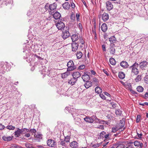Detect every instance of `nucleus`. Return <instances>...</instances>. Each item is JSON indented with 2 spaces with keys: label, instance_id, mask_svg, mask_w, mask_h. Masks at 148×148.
<instances>
[{
  "label": "nucleus",
  "instance_id": "obj_1",
  "mask_svg": "<svg viewBox=\"0 0 148 148\" xmlns=\"http://www.w3.org/2000/svg\"><path fill=\"white\" fill-rule=\"evenodd\" d=\"M10 69V67L8 63L0 64V86H2L8 82L7 79L2 76L1 74H4L6 71H9Z\"/></svg>",
  "mask_w": 148,
  "mask_h": 148
},
{
  "label": "nucleus",
  "instance_id": "obj_2",
  "mask_svg": "<svg viewBox=\"0 0 148 148\" xmlns=\"http://www.w3.org/2000/svg\"><path fill=\"white\" fill-rule=\"evenodd\" d=\"M25 48L23 52L26 54V56H24V59H27L26 61L29 62L34 61L36 59V54H31L30 53L31 47L30 45L28 44L25 43Z\"/></svg>",
  "mask_w": 148,
  "mask_h": 148
},
{
  "label": "nucleus",
  "instance_id": "obj_3",
  "mask_svg": "<svg viewBox=\"0 0 148 148\" xmlns=\"http://www.w3.org/2000/svg\"><path fill=\"white\" fill-rule=\"evenodd\" d=\"M138 64L136 62L133 65L130 66V68L132 69V75H137L139 73V71L137 69L138 67Z\"/></svg>",
  "mask_w": 148,
  "mask_h": 148
},
{
  "label": "nucleus",
  "instance_id": "obj_4",
  "mask_svg": "<svg viewBox=\"0 0 148 148\" xmlns=\"http://www.w3.org/2000/svg\"><path fill=\"white\" fill-rule=\"evenodd\" d=\"M67 71H72L76 69V66L74 65L73 62L70 60L67 63Z\"/></svg>",
  "mask_w": 148,
  "mask_h": 148
},
{
  "label": "nucleus",
  "instance_id": "obj_5",
  "mask_svg": "<svg viewBox=\"0 0 148 148\" xmlns=\"http://www.w3.org/2000/svg\"><path fill=\"white\" fill-rule=\"evenodd\" d=\"M47 144L48 146L51 147H54L56 146V142L53 140L49 139L47 141Z\"/></svg>",
  "mask_w": 148,
  "mask_h": 148
},
{
  "label": "nucleus",
  "instance_id": "obj_6",
  "mask_svg": "<svg viewBox=\"0 0 148 148\" xmlns=\"http://www.w3.org/2000/svg\"><path fill=\"white\" fill-rule=\"evenodd\" d=\"M56 26L59 30H62L65 27L64 23L61 21H58L56 24Z\"/></svg>",
  "mask_w": 148,
  "mask_h": 148
},
{
  "label": "nucleus",
  "instance_id": "obj_7",
  "mask_svg": "<svg viewBox=\"0 0 148 148\" xmlns=\"http://www.w3.org/2000/svg\"><path fill=\"white\" fill-rule=\"evenodd\" d=\"M57 6V4L55 3L49 5V7L50 10L51 14H52L53 12V11L56 9Z\"/></svg>",
  "mask_w": 148,
  "mask_h": 148
},
{
  "label": "nucleus",
  "instance_id": "obj_8",
  "mask_svg": "<svg viewBox=\"0 0 148 148\" xmlns=\"http://www.w3.org/2000/svg\"><path fill=\"white\" fill-rule=\"evenodd\" d=\"M148 65V62L146 61H143L139 64L140 67L142 70H145Z\"/></svg>",
  "mask_w": 148,
  "mask_h": 148
},
{
  "label": "nucleus",
  "instance_id": "obj_9",
  "mask_svg": "<svg viewBox=\"0 0 148 148\" xmlns=\"http://www.w3.org/2000/svg\"><path fill=\"white\" fill-rule=\"evenodd\" d=\"M70 36V34L68 30H65L63 32L62 37L64 39H65Z\"/></svg>",
  "mask_w": 148,
  "mask_h": 148
},
{
  "label": "nucleus",
  "instance_id": "obj_10",
  "mask_svg": "<svg viewBox=\"0 0 148 148\" xmlns=\"http://www.w3.org/2000/svg\"><path fill=\"white\" fill-rule=\"evenodd\" d=\"M114 146L116 147V148H125V146L124 145L120 142H117L114 145Z\"/></svg>",
  "mask_w": 148,
  "mask_h": 148
},
{
  "label": "nucleus",
  "instance_id": "obj_11",
  "mask_svg": "<svg viewBox=\"0 0 148 148\" xmlns=\"http://www.w3.org/2000/svg\"><path fill=\"white\" fill-rule=\"evenodd\" d=\"M82 78L84 82L88 81L90 80V77L87 72L84 73V74L82 76Z\"/></svg>",
  "mask_w": 148,
  "mask_h": 148
},
{
  "label": "nucleus",
  "instance_id": "obj_12",
  "mask_svg": "<svg viewBox=\"0 0 148 148\" xmlns=\"http://www.w3.org/2000/svg\"><path fill=\"white\" fill-rule=\"evenodd\" d=\"M72 47V51H73L75 52L78 49L79 45L77 43L75 42L71 43Z\"/></svg>",
  "mask_w": 148,
  "mask_h": 148
},
{
  "label": "nucleus",
  "instance_id": "obj_13",
  "mask_svg": "<svg viewBox=\"0 0 148 148\" xmlns=\"http://www.w3.org/2000/svg\"><path fill=\"white\" fill-rule=\"evenodd\" d=\"M100 138H105V139H108L109 138V134H107L106 132L103 131L100 134Z\"/></svg>",
  "mask_w": 148,
  "mask_h": 148
},
{
  "label": "nucleus",
  "instance_id": "obj_14",
  "mask_svg": "<svg viewBox=\"0 0 148 148\" xmlns=\"http://www.w3.org/2000/svg\"><path fill=\"white\" fill-rule=\"evenodd\" d=\"M106 5L107 9L108 11H110L113 8V5L109 1L106 2Z\"/></svg>",
  "mask_w": 148,
  "mask_h": 148
},
{
  "label": "nucleus",
  "instance_id": "obj_15",
  "mask_svg": "<svg viewBox=\"0 0 148 148\" xmlns=\"http://www.w3.org/2000/svg\"><path fill=\"white\" fill-rule=\"evenodd\" d=\"M81 74L78 71L74 72L73 73L72 76L73 77L77 80L78 78L81 76Z\"/></svg>",
  "mask_w": 148,
  "mask_h": 148
},
{
  "label": "nucleus",
  "instance_id": "obj_16",
  "mask_svg": "<svg viewBox=\"0 0 148 148\" xmlns=\"http://www.w3.org/2000/svg\"><path fill=\"white\" fill-rule=\"evenodd\" d=\"M109 15L107 13H104L102 15V18L104 22L106 21L109 19Z\"/></svg>",
  "mask_w": 148,
  "mask_h": 148
},
{
  "label": "nucleus",
  "instance_id": "obj_17",
  "mask_svg": "<svg viewBox=\"0 0 148 148\" xmlns=\"http://www.w3.org/2000/svg\"><path fill=\"white\" fill-rule=\"evenodd\" d=\"M16 128L17 130V131L14 132V135L16 137H18L21 136L22 133L21 129L18 128Z\"/></svg>",
  "mask_w": 148,
  "mask_h": 148
},
{
  "label": "nucleus",
  "instance_id": "obj_18",
  "mask_svg": "<svg viewBox=\"0 0 148 148\" xmlns=\"http://www.w3.org/2000/svg\"><path fill=\"white\" fill-rule=\"evenodd\" d=\"M134 145L137 147H138L140 146L139 148H143V144L142 143H140V141L136 140L135 141L134 143Z\"/></svg>",
  "mask_w": 148,
  "mask_h": 148
},
{
  "label": "nucleus",
  "instance_id": "obj_19",
  "mask_svg": "<svg viewBox=\"0 0 148 148\" xmlns=\"http://www.w3.org/2000/svg\"><path fill=\"white\" fill-rule=\"evenodd\" d=\"M120 66L124 69H127L129 66V65L127 62L125 61H122L120 64Z\"/></svg>",
  "mask_w": 148,
  "mask_h": 148
},
{
  "label": "nucleus",
  "instance_id": "obj_20",
  "mask_svg": "<svg viewBox=\"0 0 148 148\" xmlns=\"http://www.w3.org/2000/svg\"><path fill=\"white\" fill-rule=\"evenodd\" d=\"M71 38L73 42H75L79 40V37H78L77 35L75 34L71 36Z\"/></svg>",
  "mask_w": 148,
  "mask_h": 148
},
{
  "label": "nucleus",
  "instance_id": "obj_21",
  "mask_svg": "<svg viewBox=\"0 0 148 148\" xmlns=\"http://www.w3.org/2000/svg\"><path fill=\"white\" fill-rule=\"evenodd\" d=\"M114 45L113 44L110 45V52L111 54L114 55L115 52V49L114 47Z\"/></svg>",
  "mask_w": 148,
  "mask_h": 148
},
{
  "label": "nucleus",
  "instance_id": "obj_22",
  "mask_svg": "<svg viewBox=\"0 0 148 148\" xmlns=\"http://www.w3.org/2000/svg\"><path fill=\"white\" fill-rule=\"evenodd\" d=\"M53 17L55 19H58L60 18L61 16L60 14L58 12H56L53 14Z\"/></svg>",
  "mask_w": 148,
  "mask_h": 148
},
{
  "label": "nucleus",
  "instance_id": "obj_23",
  "mask_svg": "<svg viewBox=\"0 0 148 148\" xmlns=\"http://www.w3.org/2000/svg\"><path fill=\"white\" fill-rule=\"evenodd\" d=\"M125 120L124 119H122V120H120L119 124V127L121 129L125 125Z\"/></svg>",
  "mask_w": 148,
  "mask_h": 148
},
{
  "label": "nucleus",
  "instance_id": "obj_24",
  "mask_svg": "<svg viewBox=\"0 0 148 148\" xmlns=\"http://www.w3.org/2000/svg\"><path fill=\"white\" fill-rule=\"evenodd\" d=\"M62 5L64 9L65 10H68L70 7V4L68 2L64 3Z\"/></svg>",
  "mask_w": 148,
  "mask_h": 148
},
{
  "label": "nucleus",
  "instance_id": "obj_25",
  "mask_svg": "<svg viewBox=\"0 0 148 148\" xmlns=\"http://www.w3.org/2000/svg\"><path fill=\"white\" fill-rule=\"evenodd\" d=\"M84 120L86 122L89 123H92L94 121V119L91 117H86L84 118Z\"/></svg>",
  "mask_w": 148,
  "mask_h": 148
},
{
  "label": "nucleus",
  "instance_id": "obj_26",
  "mask_svg": "<svg viewBox=\"0 0 148 148\" xmlns=\"http://www.w3.org/2000/svg\"><path fill=\"white\" fill-rule=\"evenodd\" d=\"M77 79H76L74 77L71 79H70L68 81V83L69 84H71L72 85H73L77 81Z\"/></svg>",
  "mask_w": 148,
  "mask_h": 148
},
{
  "label": "nucleus",
  "instance_id": "obj_27",
  "mask_svg": "<svg viewBox=\"0 0 148 148\" xmlns=\"http://www.w3.org/2000/svg\"><path fill=\"white\" fill-rule=\"evenodd\" d=\"M86 83L84 84V86L86 88H88L92 85V82L90 81L86 82Z\"/></svg>",
  "mask_w": 148,
  "mask_h": 148
},
{
  "label": "nucleus",
  "instance_id": "obj_28",
  "mask_svg": "<svg viewBox=\"0 0 148 148\" xmlns=\"http://www.w3.org/2000/svg\"><path fill=\"white\" fill-rule=\"evenodd\" d=\"M70 71H67H67L62 74V78H66L70 74Z\"/></svg>",
  "mask_w": 148,
  "mask_h": 148
},
{
  "label": "nucleus",
  "instance_id": "obj_29",
  "mask_svg": "<svg viewBox=\"0 0 148 148\" xmlns=\"http://www.w3.org/2000/svg\"><path fill=\"white\" fill-rule=\"evenodd\" d=\"M78 143L76 141H73L70 144V146L72 148H76L78 147Z\"/></svg>",
  "mask_w": 148,
  "mask_h": 148
},
{
  "label": "nucleus",
  "instance_id": "obj_30",
  "mask_svg": "<svg viewBox=\"0 0 148 148\" xmlns=\"http://www.w3.org/2000/svg\"><path fill=\"white\" fill-rule=\"evenodd\" d=\"M101 29L103 32H105L107 29V25L105 23H103L101 26Z\"/></svg>",
  "mask_w": 148,
  "mask_h": 148
},
{
  "label": "nucleus",
  "instance_id": "obj_31",
  "mask_svg": "<svg viewBox=\"0 0 148 148\" xmlns=\"http://www.w3.org/2000/svg\"><path fill=\"white\" fill-rule=\"evenodd\" d=\"M3 139L5 141H9L12 140V137L11 136H3L2 137Z\"/></svg>",
  "mask_w": 148,
  "mask_h": 148
},
{
  "label": "nucleus",
  "instance_id": "obj_32",
  "mask_svg": "<svg viewBox=\"0 0 148 148\" xmlns=\"http://www.w3.org/2000/svg\"><path fill=\"white\" fill-rule=\"evenodd\" d=\"M95 91L97 93L99 94L102 92V90L101 88L97 86L95 88Z\"/></svg>",
  "mask_w": 148,
  "mask_h": 148
},
{
  "label": "nucleus",
  "instance_id": "obj_33",
  "mask_svg": "<svg viewBox=\"0 0 148 148\" xmlns=\"http://www.w3.org/2000/svg\"><path fill=\"white\" fill-rule=\"evenodd\" d=\"M76 54L77 59H80L81 58L83 55L82 53L80 51H77Z\"/></svg>",
  "mask_w": 148,
  "mask_h": 148
},
{
  "label": "nucleus",
  "instance_id": "obj_34",
  "mask_svg": "<svg viewBox=\"0 0 148 148\" xmlns=\"http://www.w3.org/2000/svg\"><path fill=\"white\" fill-rule=\"evenodd\" d=\"M118 76L120 79H122L125 78V75L124 73L123 72H119Z\"/></svg>",
  "mask_w": 148,
  "mask_h": 148
},
{
  "label": "nucleus",
  "instance_id": "obj_35",
  "mask_svg": "<svg viewBox=\"0 0 148 148\" xmlns=\"http://www.w3.org/2000/svg\"><path fill=\"white\" fill-rule=\"evenodd\" d=\"M116 40L114 36H112L109 38V41L112 44L114 43Z\"/></svg>",
  "mask_w": 148,
  "mask_h": 148
},
{
  "label": "nucleus",
  "instance_id": "obj_36",
  "mask_svg": "<svg viewBox=\"0 0 148 148\" xmlns=\"http://www.w3.org/2000/svg\"><path fill=\"white\" fill-rule=\"evenodd\" d=\"M125 86L127 89L131 90L132 86L130 83H126L125 84Z\"/></svg>",
  "mask_w": 148,
  "mask_h": 148
},
{
  "label": "nucleus",
  "instance_id": "obj_37",
  "mask_svg": "<svg viewBox=\"0 0 148 148\" xmlns=\"http://www.w3.org/2000/svg\"><path fill=\"white\" fill-rule=\"evenodd\" d=\"M109 62L112 65H115L116 64V61L115 59L112 58H110Z\"/></svg>",
  "mask_w": 148,
  "mask_h": 148
},
{
  "label": "nucleus",
  "instance_id": "obj_38",
  "mask_svg": "<svg viewBox=\"0 0 148 148\" xmlns=\"http://www.w3.org/2000/svg\"><path fill=\"white\" fill-rule=\"evenodd\" d=\"M136 89L138 92H141L143 91L144 88L141 86H139L137 87Z\"/></svg>",
  "mask_w": 148,
  "mask_h": 148
},
{
  "label": "nucleus",
  "instance_id": "obj_39",
  "mask_svg": "<svg viewBox=\"0 0 148 148\" xmlns=\"http://www.w3.org/2000/svg\"><path fill=\"white\" fill-rule=\"evenodd\" d=\"M133 144L132 142H130L129 143H127L126 144V147H125L126 148H133V145L132 144Z\"/></svg>",
  "mask_w": 148,
  "mask_h": 148
},
{
  "label": "nucleus",
  "instance_id": "obj_40",
  "mask_svg": "<svg viewBox=\"0 0 148 148\" xmlns=\"http://www.w3.org/2000/svg\"><path fill=\"white\" fill-rule=\"evenodd\" d=\"M141 75H138L136 78L135 79V80L136 82H138L141 81Z\"/></svg>",
  "mask_w": 148,
  "mask_h": 148
},
{
  "label": "nucleus",
  "instance_id": "obj_41",
  "mask_svg": "<svg viewBox=\"0 0 148 148\" xmlns=\"http://www.w3.org/2000/svg\"><path fill=\"white\" fill-rule=\"evenodd\" d=\"M22 133L23 134H25L27 132H29V129L26 128H23L21 129Z\"/></svg>",
  "mask_w": 148,
  "mask_h": 148
},
{
  "label": "nucleus",
  "instance_id": "obj_42",
  "mask_svg": "<svg viewBox=\"0 0 148 148\" xmlns=\"http://www.w3.org/2000/svg\"><path fill=\"white\" fill-rule=\"evenodd\" d=\"M79 41L77 42V43L78 44V45L79 43H81L82 45L84 44V42L82 39V37H79Z\"/></svg>",
  "mask_w": 148,
  "mask_h": 148
},
{
  "label": "nucleus",
  "instance_id": "obj_43",
  "mask_svg": "<svg viewBox=\"0 0 148 148\" xmlns=\"http://www.w3.org/2000/svg\"><path fill=\"white\" fill-rule=\"evenodd\" d=\"M115 113L118 116H120L121 114V111L119 109L116 110Z\"/></svg>",
  "mask_w": 148,
  "mask_h": 148
},
{
  "label": "nucleus",
  "instance_id": "obj_44",
  "mask_svg": "<svg viewBox=\"0 0 148 148\" xmlns=\"http://www.w3.org/2000/svg\"><path fill=\"white\" fill-rule=\"evenodd\" d=\"M15 128L14 126L11 125H8L6 127V128L10 130H14Z\"/></svg>",
  "mask_w": 148,
  "mask_h": 148
},
{
  "label": "nucleus",
  "instance_id": "obj_45",
  "mask_svg": "<svg viewBox=\"0 0 148 148\" xmlns=\"http://www.w3.org/2000/svg\"><path fill=\"white\" fill-rule=\"evenodd\" d=\"M120 128L119 127H113L112 129V132H115L118 130H119Z\"/></svg>",
  "mask_w": 148,
  "mask_h": 148
},
{
  "label": "nucleus",
  "instance_id": "obj_46",
  "mask_svg": "<svg viewBox=\"0 0 148 148\" xmlns=\"http://www.w3.org/2000/svg\"><path fill=\"white\" fill-rule=\"evenodd\" d=\"M92 81L93 82L96 83L95 85L96 86H97L98 85L97 83L99 82V81L98 79H97L96 77L93 78L92 79Z\"/></svg>",
  "mask_w": 148,
  "mask_h": 148
},
{
  "label": "nucleus",
  "instance_id": "obj_47",
  "mask_svg": "<svg viewBox=\"0 0 148 148\" xmlns=\"http://www.w3.org/2000/svg\"><path fill=\"white\" fill-rule=\"evenodd\" d=\"M145 82L146 84H148V75H146L144 78Z\"/></svg>",
  "mask_w": 148,
  "mask_h": 148
},
{
  "label": "nucleus",
  "instance_id": "obj_48",
  "mask_svg": "<svg viewBox=\"0 0 148 148\" xmlns=\"http://www.w3.org/2000/svg\"><path fill=\"white\" fill-rule=\"evenodd\" d=\"M70 137L69 136H67L65 138L64 141L65 143H68L69 142Z\"/></svg>",
  "mask_w": 148,
  "mask_h": 148
},
{
  "label": "nucleus",
  "instance_id": "obj_49",
  "mask_svg": "<svg viewBox=\"0 0 148 148\" xmlns=\"http://www.w3.org/2000/svg\"><path fill=\"white\" fill-rule=\"evenodd\" d=\"M10 148H22V147L20 146L14 145L11 147Z\"/></svg>",
  "mask_w": 148,
  "mask_h": 148
},
{
  "label": "nucleus",
  "instance_id": "obj_50",
  "mask_svg": "<svg viewBox=\"0 0 148 148\" xmlns=\"http://www.w3.org/2000/svg\"><path fill=\"white\" fill-rule=\"evenodd\" d=\"M85 67V66L84 65H81L79 66L78 67L79 69L82 70L84 69Z\"/></svg>",
  "mask_w": 148,
  "mask_h": 148
},
{
  "label": "nucleus",
  "instance_id": "obj_51",
  "mask_svg": "<svg viewBox=\"0 0 148 148\" xmlns=\"http://www.w3.org/2000/svg\"><path fill=\"white\" fill-rule=\"evenodd\" d=\"M31 132L32 133H35L36 132V130L34 129H32L30 130L29 129V132Z\"/></svg>",
  "mask_w": 148,
  "mask_h": 148
},
{
  "label": "nucleus",
  "instance_id": "obj_52",
  "mask_svg": "<svg viewBox=\"0 0 148 148\" xmlns=\"http://www.w3.org/2000/svg\"><path fill=\"white\" fill-rule=\"evenodd\" d=\"M140 115H138L137 116L136 120V122L137 123H138L140 120Z\"/></svg>",
  "mask_w": 148,
  "mask_h": 148
},
{
  "label": "nucleus",
  "instance_id": "obj_53",
  "mask_svg": "<svg viewBox=\"0 0 148 148\" xmlns=\"http://www.w3.org/2000/svg\"><path fill=\"white\" fill-rule=\"evenodd\" d=\"M103 71L107 76L109 75V73L108 70L105 69H103Z\"/></svg>",
  "mask_w": 148,
  "mask_h": 148
},
{
  "label": "nucleus",
  "instance_id": "obj_54",
  "mask_svg": "<svg viewBox=\"0 0 148 148\" xmlns=\"http://www.w3.org/2000/svg\"><path fill=\"white\" fill-rule=\"evenodd\" d=\"M59 145H60L62 146H65V142L64 141H62L61 142H60V143L59 144Z\"/></svg>",
  "mask_w": 148,
  "mask_h": 148
},
{
  "label": "nucleus",
  "instance_id": "obj_55",
  "mask_svg": "<svg viewBox=\"0 0 148 148\" xmlns=\"http://www.w3.org/2000/svg\"><path fill=\"white\" fill-rule=\"evenodd\" d=\"M100 145V144H96L92 145V147L94 148H97Z\"/></svg>",
  "mask_w": 148,
  "mask_h": 148
},
{
  "label": "nucleus",
  "instance_id": "obj_56",
  "mask_svg": "<svg viewBox=\"0 0 148 148\" xmlns=\"http://www.w3.org/2000/svg\"><path fill=\"white\" fill-rule=\"evenodd\" d=\"M99 96L102 99H106V97L103 94H101L99 95Z\"/></svg>",
  "mask_w": 148,
  "mask_h": 148
},
{
  "label": "nucleus",
  "instance_id": "obj_57",
  "mask_svg": "<svg viewBox=\"0 0 148 148\" xmlns=\"http://www.w3.org/2000/svg\"><path fill=\"white\" fill-rule=\"evenodd\" d=\"M77 20V21H79V14L77 13L76 15Z\"/></svg>",
  "mask_w": 148,
  "mask_h": 148
},
{
  "label": "nucleus",
  "instance_id": "obj_58",
  "mask_svg": "<svg viewBox=\"0 0 148 148\" xmlns=\"http://www.w3.org/2000/svg\"><path fill=\"white\" fill-rule=\"evenodd\" d=\"M35 137L36 138H38L39 139H41L42 138V135L40 134H38L36 136H35Z\"/></svg>",
  "mask_w": 148,
  "mask_h": 148
},
{
  "label": "nucleus",
  "instance_id": "obj_59",
  "mask_svg": "<svg viewBox=\"0 0 148 148\" xmlns=\"http://www.w3.org/2000/svg\"><path fill=\"white\" fill-rule=\"evenodd\" d=\"M137 135L138 136L139 138H142V136L143 135L141 133L139 134L137 132Z\"/></svg>",
  "mask_w": 148,
  "mask_h": 148
},
{
  "label": "nucleus",
  "instance_id": "obj_60",
  "mask_svg": "<svg viewBox=\"0 0 148 148\" xmlns=\"http://www.w3.org/2000/svg\"><path fill=\"white\" fill-rule=\"evenodd\" d=\"M102 47L103 50L104 51H106V45H102Z\"/></svg>",
  "mask_w": 148,
  "mask_h": 148
},
{
  "label": "nucleus",
  "instance_id": "obj_61",
  "mask_svg": "<svg viewBox=\"0 0 148 148\" xmlns=\"http://www.w3.org/2000/svg\"><path fill=\"white\" fill-rule=\"evenodd\" d=\"M139 105L143 106L145 105L148 106V103L147 102H144L143 103H140Z\"/></svg>",
  "mask_w": 148,
  "mask_h": 148
},
{
  "label": "nucleus",
  "instance_id": "obj_62",
  "mask_svg": "<svg viewBox=\"0 0 148 148\" xmlns=\"http://www.w3.org/2000/svg\"><path fill=\"white\" fill-rule=\"evenodd\" d=\"M24 136L27 138H29L30 136V135L29 133H26L25 134Z\"/></svg>",
  "mask_w": 148,
  "mask_h": 148
},
{
  "label": "nucleus",
  "instance_id": "obj_63",
  "mask_svg": "<svg viewBox=\"0 0 148 148\" xmlns=\"http://www.w3.org/2000/svg\"><path fill=\"white\" fill-rule=\"evenodd\" d=\"M5 128V126L1 124H0V130H2Z\"/></svg>",
  "mask_w": 148,
  "mask_h": 148
},
{
  "label": "nucleus",
  "instance_id": "obj_64",
  "mask_svg": "<svg viewBox=\"0 0 148 148\" xmlns=\"http://www.w3.org/2000/svg\"><path fill=\"white\" fill-rule=\"evenodd\" d=\"M37 58L38 60H42L43 59L41 58V57L38 56H37V55H36V58Z\"/></svg>",
  "mask_w": 148,
  "mask_h": 148
}]
</instances>
